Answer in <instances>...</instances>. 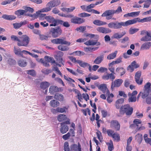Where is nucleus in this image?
Returning a JSON list of instances; mask_svg holds the SVG:
<instances>
[{
  "instance_id": "f257e3e1",
  "label": "nucleus",
  "mask_w": 151,
  "mask_h": 151,
  "mask_svg": "<svg viewBox=\"0 0 151 151\" xmlns=\"http://www.w3.org/2000/svg\"><path fill=\"white\" fill-rule=\"evenodd\" d=\"M120 112L122 113H126L127 115H131L133 112V109L130 107L129 104H126L122 106L120 108Z\"/></svg>"
},
{
  "instance_id": "f03ea898",
  "label": "nucleus",
  "mask_w": 151,
  "mask_h": 151,
  "mask_svg": "<svg viewBox=\"0 0 151 151\" xmlns=\"http://www.w3.org/2000/svg\"><path fill=\"white\" fill-rule=\"evenodd\" d=\"M109 70L111 72V73L109 74L107 73L106 74H104L102 76V78L104 80H108L109 79L111 81H113L115 78V76L114 75V68L112 66L109 67Z\"/></svg>"
},
{
  "instance_id": "7ed1b4c3",
  "label": "nucleus",
  "mask_w": 151,
  "mask_h": 151,
  "mask_svg": "<svg viewBox=\"0 0 151 151\" xmlns=\"http://www.w3.org/2000/svg\"><path fill=\"white\" fill-rule=\"evenodd\" d=\"M62 30L61 28L59 27L51 28L50 32L52 36L54 38L58 37L62 33Z\"/></svg>"
},
{
  "instance_id": "20e7f679",
  "label": "nucleus",
  "mask_w": 151,
  "mask_h": 151,
  "mask_svg": "<svg viewBox=\"0 0 151 151\" xmlns=\"http://www.w3.org/2000/svg\"><path fill=\"white\" fill-rule=\"evenodd\" d=\"M22 38L23 39L22 41L21 42L20 40V42L17 43L18 45L19 46H27L29 42V38L26 35H23L22 36Z\"/></svg>"
},
{
  "instance_id": "39448f33",
  "label": "nucleus",
  "mask_w": 151,
  "mask_h": 151,
  "mask_svg": "<svg viewBox=\"0 0 151 151\" xmlns=\"http://www.w3.org/2000/svg\"><path fill=\"white\" fill-rule=\"evenodd\" d=\"M130 20H128L125 22H115V29H119L121 28L122 26L126 27L131 25Z\"/></svg>"
},
{
  "instance_id": "423d86ee",
  "label": "nucleus",
  "mask_w": 151,
  "mask_h": 151,
  "mask_svg": "<svg viewBox=\"0 0 151 151\" xmlns=\"http://www.w3.org/2000/svg\"><path fill=\"white\" fill-rule=\"evenodd\" d=\"M114 10H108L105 11L101 15L102 17H106V19L107 20L111 19L114 14Z\"/></svg>"
},
{
  "instance_id": "0eeeda50",
  "label": "nucleus",
  "mask_w": 151,
  "mask_h": 151,
  "mask_svg": "<svg viewBox=\"0 0 151 151\" xmlns=\"http://www.w3.org/2000/svg\"><path fill=\"white\" fill-rule=\"evenodd\" d=\"M151 20V17L144 18L142 19H140L139 18H136L130 20L131 24L136 23L137 22H150Z\"/></svg>"
},
{
  "instance_id": "6e6552de",
  "label": "nucleus",
  "mask_w": 151,
  "mask_h": 151,
  "mask_svg": "<svg viewBox=\"0 0 151 151\" xmlns=\"http://www.w3.org/2000/svg\"><path fill=\"white\" fill-rule=\"evenodd\" d=\"M70 21L72 23L79 24L85 22V19L77 17L74 16L73 18H71Z\"/></svg>"
},
{
  "instance_id": "1a4fd4ad",
  "label": "nucleus",
  "mask_w": 151,
  "mask_h": 151,
  "mask_svg": "<svg viewBox=\"0 0 151 151\" xmlns=\"http://www.w3.org/2000/svg\"><path fill=\"white\" fill-rule=\"evenodd\" d=\"M60 4L59 0H52L48 2L46 4V6H49L52 8L58 6Z\"/></svg>"
},
{
  "instance_id": "9d476101",
  "label": "nucleus",
  "mask_w": 151,
  "mask_h": 151,
  "mask_svg": "<svg viewBox=\"0 0 151 151\" xmlns=\"http://www.w3.org/2000/svg\"><path fill=\"white\" fill-rule=\"evenodd\" d=\"M14 14L17 15L18 17L20 18L22 16H28L29 17L33 16L32 15L25 14L24 9H19L14 12Z\"/></svg>"
},
{
  "instance_id": "9b49d317",
  "label": "nucleus",
  "mask_w": 151,
  "mask_h": 151,
  "mask_svg": "<svg viewBox=\"0 0 151 151\" xmlns=\"http://www.w3.org/2000/svg\"><path fill=\"white\" fill-rule=\"evenodd\" d=\"M123 82L122 79H118L115 80L111 83V88L113 90L114 87H118Z\"/></svg>"
},
{
  "instance_id": "f8f14e48",
  "label": "nucleus",
  "mask_w": 151,
  "mask_h": 151,
  "mask_svg": "<svg viewBox=\"0 0 151 151\" xmlns=\"http://www.w3.org/2000/svg\"><path fill=\"white\" fill-rule=\"evenodd\" d=\"M96 29L99 32L104 34H107L111 32V29L106 27H98Z\"/></svg>"
},
{
  "instance_id": "ddd939ff",
  "label": "nucleus",
  "mask_w": 151,
  "mask_h": 151,
  "mask_svg": "<svg viewBox=\"0 0 151 151\" xmlns=\"http://www.w3.org/2000/svg\"><path fill=\"white\" fill-rule=\"evenodd\" d=\"M110 126L112 128H114L116 130H119L120 129V125L117 121L113 120L111 122Z\"/></svg>"
},
{
  "instance_id": "4468645a",
  "label": "nucleus",
  "mask_w": 151,
  "mask_h": 151,
  "mask_svg": "<svg viewBox=\"0 0 151 151\" xmlns=\"http://www.w3.org/2000/svg\"><path fill=\"white\" fill-rule=\"evenodd\" d=\"M24 9L25 14H27L29 15H32L33 16L30 17H33L36 16V14L35 13L33 14H31L28 12H29L31 13H32L34 12V9L29 7H26L24 8Z\"/></svg>"
},
{
  "instance_id": "2eb2a0df",
  "label": "nucleus",
  "mask_w": 151,
  "mask_h": 151,
  "mask_svg": "<svg viewBox=\"0 0 151 151\" xmlns=\"http://www.w3.org/2000/svg\"><path fill=\"white\" fill-rule=\"evenodd\" d=\"M70 151H81V145L79 143L78 145L76 144L72 145L70 147Z\"/></svg>"
},
{
  "instance_id": "dca6fc26",
  "label": "nucleus",
  "mask_w": 151,
  "mask_h": 151,
  "mask_svg": "<svg viewBox=\"0 0 151 151\" xmlns=\"http://www.w3.org/2000/svg\"><path fill=\"white\" fill-rule=\"evenodd\" d=\"M84 44L87 45H96V46H98L101 44L99 42H97V40H88L85 42Z\"/></svg>"
},
{
  "instance_id": "f3484780",
  "label": "nucleus",
  "mask_w": 151,
  "mask_h": 151,
  "mask_svg": "<svg viewBox=\"0 0 151 151\" xmlns=\"http://www.w3.org/2000/svg\"><path fill=\"white\" fill-rule=\"evenodd\" d=\"M126 33L125 31L122 32L121 33L116 32L114 33L112 35V38L114 39H118L122 37Z\"/></svg>"
},
{
  "instance_id": "a211bd4d",
  "label": "nucleus",
  "mask_w": 151,
  "mask_h": 151,
  "mask_svg": "<svg viewBox=\"0 0 151 151\" xmlns=\"http://www.w3.org/2000/svg\"><path fill=\"white\" fill-rule=\"evenodd\" d=\"M99 89L101 90L103 93H105L106 92L107 94L109 93V90L107 89L106 85L105 84H101L98 86Z\"/></svg>"
},
{
  "instance_id": "6ab92c4d",
  "label": "nucleus",
  "mask_w": 151,
  "mask_h": 151,
  "mask_svg": "<svg viewBox=\"0 0 151 151\" xmlns=\"http://www.w3.org/2000/svg\"><path fill=\"white\" fill-rule=\"evenodd\" d=\"M42 12L40 11H38L36 12L35 14H36V16L34 17L33 18H37L38 17H39L40 19L43 20L44 19H45V17L46 14H44L41 13Z\"/></svg>"
},
{
  "instance_id": "aec40b11",
  "label": "nucleus",
  "mask_w": 151,
  "mask_h": 151,
  "mask_svg": "<svg viewBox=\"0 0 151 151\" xmlns=\"http://www.w3.org/2000/svg\"><path fill=\"white\" fill-rule=\"evenodd\" d=\"M63 123H61L60 132L63 134L66 133L68 130V127L66 125L64 124Z\"/></svg>"
},
{
  "instance_id": "412c9836",
  "label": "nucleus",
  "mask_w": 151,
  "mask_h": 151,
  "mask_svg": "<svg viewBox=\"0 0 151 151\" xmlns=\"http://www.w3.org/2000/svg\"><path fill=\"white\" fill-rule=\"evenodd\" d=\"M104 58L103 55L98 56L93 61V63L96 65L99 64L103 61Z\"/></svg>"
},
{
  "instance_id": "4be33fe9",
  "label": "nucleus",
  "mask_w": 151,
  "mask_h": 151,
  "mask_svg": "<svg viewBox=\"0 0 151 151\" xmlns=\"http://www.w3.org/2000/svg\"><path fill=\"white\" fill-rule=\"evenodd\" d=\"M2 18L6 20H12L15 19L16 17V16L14 15H8L4 14L2 15Z\"/></svg>"
},
{
  "instance_id": "5701e85b",
  "label": "nucleus",
  "mask_w": 151,
  "mask_h": 151,
  "mask_svg": "<svg viewBox=\"0 0 151 151\" xmlns=\"http://www.w3.org/2000/svg\"><path fill=\"white\" fill-rule=\"evenodd\" d=\"M124 99L123 98H120L118 99L116 101L115 106L117 109L120 108V106L124 102Z\"/></svg>"
},
{
  "instance_id": "b1692460",
  "label": "nucleus",
  "mask_w": 151,
  "mask_h": 151,
  "mask_svg": "<svg viewBox=\"0 0 151 151\" xmlns=\"http://www.w3.org/2000/svg\"><path fill=\"white\" fill-rule=\"evenodd\" d=\"M59 91V88L57 86H51L49 89V91L51 94L57 92Z\"/></svg>"
},
{
  "instance_id": "393cba45",
  "label": "nucleus",
  "mask_w": 151,
  "mask_h": 151,
  "mask_svg": "<svg viewBox=\"0 0 151 151\" xmlns=\"http://www.w3.org/2000/svg\"><path fill=\"white\" fill-rule=\"evenodd\" d=\"M14 52L16 55L19 56L23 57V54L22 53V51L19 48L14 47Z\"/></svg>"
},
{
  "instance_id": "a878e982",
  "label": "nucleus",
  "mask_w": 151,
  "mask_h": 151,
  "mask_svg": "<svg viewBox=\"0 0 151 151\" xmlns=\"http://www.w3.org/2000/svg\"><path fill=\"white\" fill-rule=\"evenodd\" d=\"M140 13L139 12H133L125 14L124 15V17H134L138 16Z\"/></svg>"
},
{
  "instance_id": "bb28decb",
  "label": "nucleus",
  "mask_w": 151,
  "mask_h": 151,
  "mask_svg": "<svg viewBox=\"0 0 151 151\" xmlns=\"http://www.w3.org/2000/svg\"><path fill=\"white\" fill-rule=\"evenodd\" d=\"M151 46V43L150 42H147L143 44L141 47V49L143 50L149 49Z\"/></svg>"
},
{
  "instance_id": "cd10ccee",
  "label": "nucleus",
  "mask_w": 151,
  "mask_h": 151,
  "mask_svg": "<svg viewBox=\"0 0 151 151\" xmlns=\"http://www.w3.org/2000/svg\"><path fill=\"white\" fill-rule=\"evenodd\" d=\"M142 123V121L138 119H134L133 121V124H131L130 127L132 128H134L137 127H138V124H140Z\"/></svg>"
},
{
  "instance_id": "c85d7f7f",
  "label": "nucleus",
  "mask_w": 151,
  "mask_h": 151,
  "mask_svg": "<svg viewBox=\"0 0 151 151\" xmlns=\"http://www.w3.org/2000/svg\"><path fill=\"white\" fill-rule=\"evenodd\" d=\"M50 86L49 83L47 81L42 82L40 84V87L41 89H45L47 88Z\"/></svg>"
},
{
  "instance_id": "c756f323",
  "label": "nucleus",
  "mask_w": 151,
  "mask_h": 151,
  "mask_svg": "<svg viewBox=\"0 0 151 151\" xmlns=\"http://www.w3.org/2000/svg\"><path fill=\"white\" fill-rule=\"evenodd\" d=\"M117 53V51H115L114 52H112L107 56V59L108 60L113 59L115 58Z\"/></svg>"
},
{
  "instance_id": "7c9ffc66",
  "label": "nucleus",
  "mask_w": 151,
  "mask_h": 151,
  "mask_svg": "<svg viewBox=\"0 0 151 151\" xmlns=\"http://www.w3.org/2000/svg\"><path fill=\"white\" fill-rule=\"evenodd\" d=\"M54 98L60 101H62L64 100V97L63 95L58 93H56L54 96Z\"/></svg>"
},
{
  "instance_id": "2f4dec72",
  "label": "nucleus",
  "mask_w": 151,
  "mask_h": 151,
  "mask_svg": "<svg viewBox=\"0 0 151 151\" xmlns=\"http://www.w3.org/2000/svg\"><path fill=\"white\" fill-rule=\"evenodd\" d=\"M50 104L52 107H55L59 106L60 103L58 101L55 100H53L50 101Z\"/></svg>"
},
{
  "instance_id": "473e14b6",
  "label": "nucleus",
  "mask_w": 151,
  "mask_h": 151,
  "mask_svg": "<svg viewBox=\"0 0 151 151\" xmlns=\"http://www.w3.org/2000/svg\"><path fill=\"white\" fill-rule=\"evenodd\" d=\"M93 23L97 26H101L107 24L106 22H103L99 20H95L93 22Z\"/></svg>"
},
{
  "instance_id": "72a5a7b5",
  "label": "nucleus",
  "mask_w": 151,
  "mask_h": 151,
  "mask_svg": "<svg viewBox=\"0 0 151 151\" xmlns=\"http://www.w3.org/2000/svg\"><path fill=\"white\" fill-rule=\"evenodd\" d=\"M66 109L65 107H63V108L58 107L56 108V109H53V111L55 112L57 111L60 113H63L66 112ZM53 112H54V111Z\"/></svg>"
},
{
  "instance_id": "f704fd0d",
  "label": "nucleus",
  "mask_w": 151,
  "mask_h": 151,
  "mask_svg": "<svg viewBox=\"0 0 151 151\" xmlns=\"http://www.w3.org/2000/svg\"><path fill=\"white\" fill-rule=\"evenodd\" d=\"M18 63L19 65L22 67H24L27 65V62L25 60L23 59H20L18 61Z\"/></svg>"
},
{
  "instance_id": "c9c22d12",
  "label": "nucleus",
  "mask_w": 151,
  "mask_h": 151,
  "mask_svg": "<svg viewBox=\"0 0 151 151\" xmlns=\"http://www.w3.org/2000/svg\"><path fill=\"white\" fill-rule=\"evenodd\" d=\"M135 139L140 144L142 140V135L140 134H137L135 136Z\"/></svg>"
},
{
  "instance_id": "e433bc0d",
  "label": "nucleus",
  "mask_w": 151,
  "mask_h": 151,
  "mask_svg": "<svg viewBox=\"0 0 151 151\" xmlns=\"http://www.w3.org/2000/svg\"><path fill=\"white\" fill-rule=\"evenodd\" d=\"M116 71L118 73H120L121 76H122L125 73V70L123 68H116Z\"/></svg>"
},
{
  "instance_id": "4c0bfd02",
  "label": "nucleus",
  "mask_w": 151,
  "mask_h": 151,
  "mask_svg": "<svg viewBox=\"0 0 151 151\" xmlns=\"http://www.w3.org/2000/svg\"><path fill=\"white\" fill-rule=\"evenodd\" d=\"M58 49L61 51H65L68 50L69 48L65 45H60L58 47Z\"/></svg>"
},
{
  "instance_id": "58836bf2",
  "label": "nucleus",
  "mask_w": 151,
  "mask_h": 151,
  "mask_svg": "<svg viewBox=\"0 0 151 151\" xmlns=\"http://www.w3.org/2000/svg\"><path fill=\"white\" fill-rule=\"evenodd\" d=\"M48 36L45 35L43 34H41V33L39 35V39L41 40H46L47 41L48 40Z\"/></svg>"
},
{
  "instance_id": "ea45409f",
  "label": "nucleus",
  "mask_w": 151,
  "mask_h": 151,
  "mask_svg": "<svg viewBox=\"0 0 151 151\" xmlns=\"http://www.w3.org/2000/svg\"><path fill=\"white\" fill-rule=\"evenodd\" d=\"M66 119V116L65 115L60 114L58 117V119L59 122H62L65 120Z\"/></svg>"
},
{
  "instance_id": "a19ab883",
  "label": "nucleus",
  "mask_w": 151,
  "mask_h": 151,
  "mask_svg": "<svg viewBox=\"0 0 151 151\" xmlns=\"http://www.w3.org/2000/svg\"><path fill=\"white\" fill-rule=\"evenodd\" d=\"M149 91L144 90L143 92H142L141 97L143 99H145L149 95Z\"/></svg>"
},
{
  "instance_id": "79ce46f5",
  "label": "nucleus",
  "mask_w": 151,
  "mask_h": 151,
  "mask_svg": "<svg viewBox=\"0 0 151 151\" xmlns=\"http://www.w3.org/2000/svg\"><path fill=\"white\" fill-rule=\"evenodd\" d=\"M107 145H108V149L109 151H112L114 149V147L113 144V142L111 140H110V142H107L106 143Z\"/></svg>"
},
{
  "instance_id": "37998d69",
  "label": "nucleus",
  "mask_w": 151,
  "mask_h": 151,
  "mask_svg": "<svg viewBox=\"0 0 151 151\" xmlns=\"http://www.w3.org/2000/svg\"><path fill=\"white\" fill-rule=\"evenodd\" d=\"M78 63L79 65L83 68H85L88 65V63L86 62H83L82 61L79 60V61H78Z\"/></svg>"
},
{
  "instance_id": "c03bdc74",
  "label": "nucleus",
  "mask_w": 151,
  "mask_h": 151,
  "mask_svg": "<svg viewBox=\"0 0 151 151\" xmlns=\"http://www.w3.org/2000/svg\"><path fill=\"white\" fill-rule=\"evenodd\" d=\"M60 24L63 25L64 27H68L70 26V24L67 21L64 22L63 20H60Z\"/></svg>"
},
{
  "instance_id": "a18cd8bd",
  "label": "nucleus",
  "mask_w": 151,
  "mask_h": 151,
  "mask_svg": "<svg viewBox=\"0 0 151 151\" xmlns=\"http://www.w3.org/2000/svg\"><path fill=\"white\" fill-rule=\"evenodd\" d=\"M112 137L117 142L119 141L120 140V136L119 134L117 133H114Z\"/></svg>"
},
{
  "instance_id": "49530a36",
  "label": "nucleus",
  "mask_w": 151,
  "mask_h": 151,
  "mask_svg": "<svg viewBox=\"0 0 151 151\" xmlns=\"http://www.w3.org/2000/svg\"><path fill=\"white\" fill-rule=\"evenodd\" d=\"M98 48V47H96L95 48H91L90 47H87L84 48V49L85 51L88 52V51L91 52L92 50H93V51L96 50Z\"/></svg>"
},
{
  "instance_id": "de8ad7c7",
  "label": "nucleus",
  "mask_w": 151,
  "mask_h": 151,
  "mask_svg": "<svg viewBox=\"0 0 151 151\" xmlns=\"http://www.w3.org/2000/svg\"><path fill=\"white\" fill-rule=\"evenodd\" d=\"M151 86V83L150 82L147 83L144 86V90L150 91Z\"/></svg>"
},
{
  "instance_id": "09e8293b",
  "label": "nucleus",
  "mask_w": 151,
  "mask_h": 151,
  "mask_svg": "<svg viewBox=\"0 0 151 151\" xmlns=\"http://www.w3.org/2000/svg\"><path fill=\"white\" fill-rule=\"evenodd\" d=\"M78 16L81 17H85L90 16L91 14L86 13L83 12L78 14Z\"/></svg>"
},
{
  "instance_id": "8fccbe9b",
  "label": "nucleus",
  "mask_w": 151,
  "mask_h": 151,
  "mask_svg": "<svg viewBox=\"0 0 151 151\" xmlns=\"http://www.w3.org/2000/svg\"><path fill=\"white\" fill-rule=\"evenodd\" d=\"M140 40L141 41L145 42L150 41L151 40V39H150V37H149V36H148L147 35H146L141 38Z\"/></svg>"
},
{
  "instance_id": "3c124183",
  "label": "nucleus",
  "mask_w": 151,
  "mask_h": 151,
  "mask_svg": "<svg viewBox=\"0 0 151 151\" xmlns=\"http://www.w3.org/2000/svg\"><path fill=\"white\" fill-rule=\"evenodd\" d=\"M51 9L49 6H46V7L44 8L39 11L42 12H47L50 11Z\"/></svg>"
},
{
  "instance_id": "603ef678",
  "label": "nucleus",
  "mask_w": 151,
  "mask_h": 151,
  "mask_svg": "<svg viewBox=\"0 0 151 151\" xmlns=\"http://www.w3.org/2000/svg\"><path fill=\"white\" fill-rule=\"evenodd\" d=\"M141 75V72L140 71H137L135 74V80L138 81L137 79H139Z\"/></svg>"
},
{
  "instance_id": "864d4df0",
  "label": "nucleus",
  "mask_w": 151,
  "mask_h": 151,
  "mask_svg": "<svg viewBox=\"0 0 151 151\" xmlns=\"http://www.w3.org/2000/svg\"><path fill=\"white\" fill-rule=\"evenodd\" d=\"M139 30L138 29L132 28H131L129 30V33L130 34H133L137 32Z\"/></svg>"
},
{
  "instance_id": "5fc2aeb1",
  "label": "nucleus",
  "mask_w": 151,
  "mask_h": 151,
  "mask_svg": "<svg viewBox=\"0 0 151 151\" xmlns=\"http://www.w3.org/2000/svg\"><path fill=\"white\" fill-rule=\"evenodd\" d=\"M129 98L128 99L129 102H135L136 101V96H129Z\"/></svg>"
},
{
  "instance_id": "6e6d98bb",
  "label": "nucleus",
  "mask_w": 151,
  "mask_h": 151,
  "mask_svg": "<svg viewBox=\"0 0 151 151\" xmlns=\"http://www.w3.org/2000/svg\"><path fill=\"white\" fill-rule=\"evenodd\" d=\"M86 29V27L85 26H81L77 27L76 29L77 31H79L81 32H83Z\"/></svg>"
},
{
  "instance_id": "4d7b16f0",
  "label": "nucleus",
  "mask_w": 151,
  "mask_h": 151,
  "mask_svg": "<svg viewBox=\"0 0 151 151\" xmlns=\"http://www.w3.org/2000/svg\"><path fill=\"white\" fill-rule=\"evenodd\" d=\"M64 150L65 151H70L69 147V144L68 142H65L64 145Z\"/></svg>"
},
{
  "instance_id": "13d9d810",
  "label": "nucleus",
  "mask_w": 151,
  "mask_h": 151,
  "mask_svg": "<svg viewBox=\"0 0 151 151\" xmlns=\"http://www.w3.org/2000/svg\"><path fill=\"white\" fill-rule=\"evenodd\" d=\"M27 73L28 74L33 76H34L36 75L35 71L33 70H27Z\"/></svg>"
},
{
  "instance_id": "bf43d9fd",
  "label": "nucleus",
  "mask_w": 151,
  "mask_h": 151,
  "mask_svg": "<svg viewBox=\"0 0 151 151\" xmlns=\"http://www.w3.org/2000/svg\"><path fill=\"white\" fill-rule=\"evenodd\" d=\"M68 58L73 63H78V61H79V60H76V58L73 56H69Z\"/></svg>"
},
{
  "instance_id": "052dcab7",
  "label": "nucleus",
  "mask_w": 151,
  "mask_h": 151,
  "mask_svg": "<svg viewBox=\"0 0 151 151\" xmlns=\"http://www.w3.org/2000/svg\"><path fill=\"white\" fill-rule=\"evenodd\" d=\"M107 69L106 68L101 67L98 70V72L99 73H103L104 72L107 71Z\"/></svg>"
},
{
  "instance_id": "680f3d73",
  "label": "nucleus",
  "mask_w": 151,
  "mask_h": 151,
  "mask_svg": "<svg viewBox=\"0 0 151 151\" xmlns=\"http://www.w3.org/2000/svg\"><path fill=\"white\" fill-rule=\"evenodd\" d=\"M54 18L50 16H47L45 17V19L49 22L51 23Z\"/></svg>"
},
{
  "instance_id": "e2e57ef3",
  "label": "nucleus",
  "mask_w": 151,
  "mask_h": 151,
  "mask_svg": "<svg viewBox=\"0 0 151 151\" xmlns=\"http://www.w3.org/2000/svg\"><path fill=\"white\" fill-rule=\"evenodd\" d=\"M145 3L144 4L143 7L144 8H148L149 7L150 5V3L148 0L145 1Z\"/></svg>"
},
{
  "instance_id": "0e129e2a",
  "label": "nucleus",
  "mask_w": 151,
  "mask_h": 151,
  "mask_svg": "<svg viewBox=\"0 0 151 151\" xmlns=\"http://www.w3.org/2000/svg\"><path fill=\"white\" fill-rule=\"evenodd\" d=\"M60 20L58 19H55L52 21V22L51 23H52L55 26L57 25H58L60 24Z\"/></svg>"
},
{
  "instance_id": "69168bd1",
  "label": "nucleus",
  "mask_w": 151,
  "mask_h": 151,
  "mask_svg": "<svg viewBox=\"0 0 151 151\" xmlns=\"http://www.w3.org/2000/svg\"><path fill=\"white\" fill-rule=\"evenodd\" d=\"M70 136V133L68 132L67 134L63 135L62 138L64 140H66L69 138Z\"/></svg>"
},
{
  "instance_id": "338daca9",
  "label": "nucleus",
  "mask_w": 151,
  "mask_h": 151,
  "mask_svg": "<svg viewBox=\"0 0 151 151\" xmlns=\"http://www.w3.org/2000/svg\"><path fill=\"white\" fill-rule=\"evenodd\" d=\"M60 44L62 45H69L70 43V42L64 40L63 39H60Z\"/></svg>"
},
{
  "instance_id": "774afa93",
  "label": "nucleus",
  "mask_w": 151,
  "mask_h": 151,
  "mask_svg": "<svg viewBox=\"0 0 151 151\" xmlns=\"http://www.w3.org/2000/svg\"><path fill=\"white\" fill-rule=\"evenodd\" d=\"M11 39L12 40L14 41H17L18 42H20V40L18 38V37L14 35H12L11 36Z\"/></svg>"
}]
</instances>
